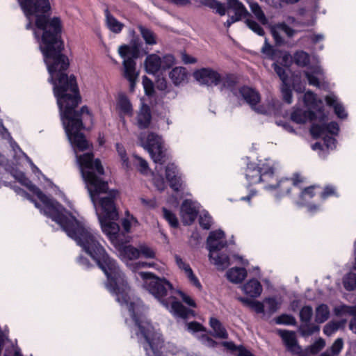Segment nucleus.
Returning <instances> with one entry per match:
<instances>
[{"label":"nucleus","mask_w":356,"mask_h":356,"mask_svg":"<svg viewBox=\"0 0 356 356\" xmlns=\"http://www.w3.org/2000/svg\"><path fill=\"white\" fill-rule=\"evenodd\" d=\"M51 9L44 13H33L25 16L28 19L26 29L32 28L31 17L35 16L37 31H41L40 49L44 56V63L50 75L49 81L54 86V93L57 99L61 119L68 139L71 144L79 151L88 149V143L81 130L83 129V120H91L92 115L86 106L80 111L75 108L81 102V96L74 75L66 73L70 61L63 51L64 42L61 38L63 29L60 17H49Z\"/></svg>","instance_id":"f257e3e1"},{"label":"nucleus","mask_w":356,"mask_h":356,"mask_svg":"<svg viewBox=\"0 0 356 356\" xmlns=\"http://www.w3.org/2000/svg\"><path fill=\"white\" fill-rule=\"evenodd\" d=\"M13 177L44 204V213L58 223L67 235L96 262L106 275L118 273L117 261L111 257L100 243L98 233L72 215L64 213L65 207L54 199L46 195L21 171H15Z\"/></svg>","instance_id":"f03ea898"},{"label":"nucleus","mask_w":356,"mask_h":356,"mask_svg":"<svg viewBox=\"0 0 356 356\" xmlns=\"http://www.w3.org/2000/svg\"><path fill=\"white\" fill-rule=\"evenodd\" d=\"M77 160L102 232L110 238L115 236L120 231L119 225L115 222L118 219L115 203L118 191H108V182L103 178L104 170L101 161L94 159L92 153L83 154Z\"/></svg>","instance_id":"7ed1b4c3"},{"label":"nucleus","mask_w":356,"mask_h":356,"mask_svg":"<svg viewBox=\"0 0 356 356\" xmlns=\"http://www.w3.org/2000/svg\"><path fill=\"white\" fill-rule=\"evenodd\" d=\"M117 267L118 268V273H111V276L106 275L108 280L107 289L116 296L117 302L122 305H124L128 307L130 315L139 330V332H136V335L138 337L140 334L144 339L142 345L146 356H163L161 350L164 341L161 334L155 330L149 323L140 321L137 318L134 311V303L130 301V287L124 273L118 264Z\"/></svg>","instance_id":"20e7f679"},{"label":"nucleus","mask_w":356,"mask_h":356,"mask_svg":"<svg viewBox=\"0 0 356 356\" xmlns=\"http://www.w3.org/2000/svg\"><path fill=\"white\" fill-rule=\"evenodd\" d=\"M140 277L144 281V287L166 308L169 307L170 299L173 298L175 291L172 284L165 278L159 277L150 272H140Z\"/></svg>","instance_id":"39448f33"},{"label":"nucleus","mask_w":356,"mask_h":356,"mask_svg":"<svg viewBox=\"0 0 356 356\" xmlns=\"http://www.w3.org/2000/svg\"><path fill=\"white\" fill-rule=\"evenodd\" d=\"M139 143L150 155L153 161L161 165L166 161V149L162 138L154 132L140 133L138 136Z\"/></svg>","instance_id":"423d86ee"},{"label":"nucleus","mask_w":356,"mask_h":356,"mask_svg":"<svg viewBox=\"0 0 356 356\" xmlns=\"http://www.w3.org/2000/svg\"><path fill=\"white\" fill-rule=\"evenodd\" d=\"M226 3L227 6L218 0H201L203 6L212 9L220 16L226 14L227 8L234 12V16L238 17L241 20L250 15L244 4L239 0H226Z\"/></svg>","instance_id":"0eeeda50"},{"label":"nucleus","mask_w":356,"mask_h":356,"mask_svg":"<svg viewBox=\"0 0 356 356\" xmlns=\"http://www.w3.org/2000/svg\"><path fill=\"white\" fill-rule=\"evenodd\" d=\"M193 76L201 85L207 86H218L220 73L210 67H203L195 70Z\"/></svg>","instance_id":"6e6552de"},{"label":"nucleus","mask_w":356,"mask_h":356,"mask_svg":"<svg viewBox=\"0 0 356 356\" xmlns=\"http://www.w3.org/2000/svg\"><path fill=\"white\" fill-rule=\"evenodd\" d=\"M227 246L225 234L221 229L212 231L207 240V247L209 251V258L213 257V252H218Z\"/></svg>","instance_id":"1a4fd4ad"},{"label":"nucleus","mask_w":356,"mask_h":356,"mask_svg":"<svg viewBox=\"0 0 356 356\" xmlns=\"http://www.w3.org/2000/svg\"><path fill=\"white\" fill-rule=\"evenodd\" d=\"M18 1L24 13L26 15L44 13L51 9L49 0H18Z\"/></svg>","instance_id":"9d476101"},{"label":"nucleus","mask_w":356,"mask_h":356,"mask_svg":"<svg viewBox=\"0 0 356 356\" xmlns=\"http://www.w3.org/2000/svg\"><path fill=\"white\" fill-rule=\"evenodd\" d=\"M180 213L183 223L190 225L195 220L199 213V207L195 202L186 199L181 204Z\"/></svg>","instance_id":"9b49d317"},{"label":"nucleus","mask_w":356,"mask_h":356,"mask_svg":"<svg viewBox=\"0 0 356 356\" xmlns=\"http://www.w3.org/2000/svg\"><path fill=\"white\" fill-rule=\"evenodd\" d=\"M277 333L282 338L286 349L291 353H298L301 350L298 344L296 332L285 330H278Z\"/></svg>","instance_id":"f8f14e48"},{"label":"nucleus","mask_w":356,"mask_h":356,"mask_svg":"<svg viewBox=\"0 0 356 356\" xmlns=\"http://www.w3.org/2000/svg\"><path fill=\"white\" fill-rule=\"evenodd\" d=\"M272 36L274 39L275 43L277 46H281L284 44V40L280 35L281 32L284 33L287 37L292 38L296 31L291 28L286 23H278L273 26L270 29Z\"/></svg>","instance_id":"ddd939ff"},{"label":"nucleus","mask_w":356,"mask_h":356,"mask_svg":"<svg viewBox=\"0 0 356 356\" xmlns=\"http://www.w3.org/2000/svg\"><path fill=\"white\" fill-rule=\"evenodd\" d=\"M339 131V124L336 122H331L328 124H312L310 128V133L313 138H318L324 136L327 132L332 135H337Z\"/></svg>","instance_id":"4468645a"},{"label":"nucleus","mask_w":356,"mask_h":356,"mask_svg":"<svg viewBox=\"0 0 356 356\" xmlns=\"http://www.w3.org/2000/svg\"><path fill=\"white\" fill-rule=\"evenodd\" d=\"M168 309H170V312L172 313L174 316L184 319L195 316L193 310L184 307L181 302L176 300L174 296L172 298L170 299V305Z\"/></svg>","instance_id":"2eb2a0df"},{"label":"nucleus","mask_w":356,"mask_h":356,"mask_svg":"<svg viewBox=\"0 0 356 356\" xmlns=\"http://www.w3.org/2000/svg\"><path fill=\"white\" fill-rule=\"evenodd\" d=\"M136 124L140 129L149 127L152 122V112L150 107L146 104H142L136 115Z\"/></svg>","instance_id":"dca6fc26"},{"label":"nucleus","mask_w":356,"mask_h":356,"mask_svg":"<svg viewBox=\"0 0 356 356\" xmlns=\"http://www.w3.org/2000/svg\"><path fill=\"white\" fill-rule=\"evenodd\" d=\"M124 68V76L129 81L130 88L134 89L136 79L138 74L136 72V63L133 58H125L122 63Z\"/></svg>","instance_id":"f3484780"},{"label":"nucleus","mask_w":356,"mask_h":356,"mask_svg":"<svg viewBox=\"0 0 356 356\" xmlns=\"http://www.w3.org/2000/svg\"><path fill=\"white\" fill-rule=\"evenodd\" d=\"M239 93L251 108L255 110L256 105L260 102V94L255 89L249 86H242L239 88Z\"/></svg>","instance_id":"a211bd4d"},{"label":"nucleus","mask_w":356,"mask_h":356,"mask_svg":"<svg viewBox=\"0 0 356 356\" xmlns=\"http://www.w3.org/2000/svg\"><path fill=\"white\" fill-rule=\"evenodd\" d=\"M316 118L315 112L311 110L302 111V109H296L291 115V119L300 124L305 123L307 120L313 121Z\"/></svg>","instance_id":"6ab92c4d"},{"label":"nucleus","mask_w":356,"mask_h":356,"mask_svg":"<svg viewBox=\"0 0 356 356\" xmlns=\"http://www.w3.org/2000/svg\"><path fill=\"white\" fill-rule=\"evenodd\" d=\"M219 85L220 90H229L232 92L235 90L236 86L238 82V76L232 73H226L225 74H220Z\"/></svg>","instance_id":"aec40b11"},{"label":"nucleus","mask_w":356,"mask_h":356,"mask_svg":"<svg viewBox=\"0 0 356 356\" xmlns=\"http://www.w3.org/2000/svg\"><path fill=\"white\" fill-rule=\"evenodd\" d=\"M116 106L120 115L132 116L133 106L129 99L124 93L122 92L118 95Z\"/></svg>","instance_id":"412c9836"},{"label":"nucleus","mask_w":356,"mask_h":356,"mask_svg":"<svg viewBox=\"0 0 356 356\" xmlns=\"http://www.w3.org/2000/svg\"><path fill=\"white\" fill-rule=\"evenodd\" d=\"M145 67L148 74H155L161 68V58L155 54L148 55L145 60Z\"/></svg>","instance_id":"4be33fe9"},{"label":"nucleus","mask_w":356,"mask_h":356,"mask_svg":"<svg viewBox=\"0 0 356 356\" xmlns=\"http://www.w3.org/2000/svg\"><path fill=\"white\" fill-rule=\"evenodd\" d=\"M245 177L250 184H256L265 181V179L261 178V174L257 165L255 163H249L248 165L245 170Z\"/></svg>","instance_id":"5701e85b"},{"label":"nucleus","mask_w":356,"mask_h":356,"mask_svg":"<svg viewBox=\"0 0 356 356\" xmlns=\"http://www.w3.org/2000/svg\"><path fill=\"white\" fill-rule=\"evenodd\" d=\"M243 291L252 298H257L262 292V286L257 280L252 279L243 286Z\"/></svg>","instance_id":"b1692460"},{"label":"nucleus","mask_w":356,"mask_h":356,"mask_svg":"<svg viewBox=\"0 0 356 356\" xmlns=\"http://www.w3.org/2000/svg\"><path fill=\"white\" fill-rule=\"evenodd\" d=\"M169 76L175 86L187 82L188 73L184 67H175L170 72Z\"/></svg>","instance_id":"393cba45"},{"label":"nucleus","mask_w":356,"mask_h":356,"mask_svg":"<svg viewBox=\"0 0 356 356\" xmlns=\"http://www.w3.org/2000/svg\"><path fill=\"white\" fill-rule=\"evenodd\" d=\"M325 101L327 105L333 107L334 113L339 118L344 119L347 117L348 114L343 106L337 102V98L335 95H327L325 98Z\"/></svg>","instance_id":"a878e982"},{"label":"nucleus","mask_w":356,"mask_h":356,"mask_svg":"<svg viewBox=\"0 0 356 356\" xmlns=\"http://www.w3.org/2000/svg\"><path fill=\"white\" fill-rule=\"evenodd\" d=\"M227 278L232 283H241L247 277V270L243 267H234L227 270Z\"/></svg>","instance_id":"bb28decb"},{"label":"nucleus","mask_w":356,"mask_h":356,"mask_svg":"<svg viewBox=\"0 0 356 356\" xmlns=\"http://www.w3.org/2000/svg\"><path fill=\"white\" fill-rule=\"evenodd\" d=\"M118 54L124 60L125 58H133V60L137 59L139 56L140 51L137 45L129 46L123 44L120 46Z\"/></svg>","instance_id":"cd10ccee"},{"label":"nucleus","mask_w":356,"mask_h":356,"mask_svg":"<svg viewBox=\"0 0 356 356\" xmlns=\"http://www.w3.org/2000/svg\"><path fill=\"white\" fill-rule=\"evenodd\" d=\"M105 14L106 25L110 31L115 33H120L124 27V24L113 17L108 9L105 10Z\"/></svg>","instance_id":"c85d7f7f"},{"label":"nucleus","mask_w":356,"mask_h":356,"mask_svg":"<svg viewBox=\"0 0 356 356\" xmlns=\"http://www.w3.org/2000/svg\"><path fill=\"white\" fill-rule=\"evenodd\" d=\"M209 324L214 331V337L220 339H227L228 333L222 323L216 318H211Z\"/></svg>","instance_id":"c756f323"},{"label":"nucleus","mask_w":356,"mask_h":356,"mask_svg":"<svg viewBox=\"0 0 356 356\" xmlns=\"http://www.w3.org/2000/svg\"><path fill=\"white\" fill-rule=\"evenodd\" d=\"M238 300L245 306L250 307L257 314H262L264 312V304L259 301L244 297H239L238 298Z\"/></svg>","instance_id":"7c9ffc66"},{"label":"nucleus","mask_w":356,"mask_h":356,"mask_svg":"<svg viewBox=\"0 0 356 356\" xmlns=\"http://www.w3.org/2000/svg\"><path fill=\"white\" fill-rule=\"evenodd\" d=\"M330 316V309L327 305L321 304L316 308L315 321L318 323L325 322Z\"/></svg>","instance_id":"2f4dec72"},{"label":"nucleus","mask_w":356,"mask_h":356,"mask_svg":"<svg viewBox=\"0 0 356 356\" xmlns=\"http://www.w3.org/2000/svg\"><path fill=\"white\" fill-rule=\"evenodd\" d=\"M138 29L147 44L154 45L157 43L156 34L152 30L141 25Z\"/></svg>","instance_id":"473e14b6"},{"label":"nucleus","mask_w":356,"mask_h":356,"mask_svg":"<svg viewBox=\"0 0 356 356\" xmlns=\"http://www.w3.org/2000/svg\"><path fill=\"white\" fill-rule=\"evenodd\" d=\"M261 51L266 58L270 60H275L280 53L277 49L275 48L268 42V40L266 38H265L264 44Z\"/></svg>","instance_id":"72a5a7b5"},{"label":"nucleus","mask_w":356,"mask_h":356,"mask_svg":"<svg viewBox=\"0 0 356 356\" xmlns=\"http://www.w3.org/2000/svg\"><path fill=\"white\" fill-rule=\"evenodd\" d=\"M249 6L255 17L262 24H266L268 23V19L259 3L255 1H250Z\"/></svg>","instance_id":"f704fd0d"},{"label":"nucleus","mask_w":356,"mask_h":356,"mask_svg":"<svg viewBox=\"0 0 356 356\" xmlns=\"http://www.w3.org/2000/svg\"><path fill=\"white\" fill-rule=\"evenodd\" d=\"M293 183L290 179L286 178L279 181L275 186H270L272 188H278L281 195H287L289 193Z\"/></svg>","instance_id":"c9c22d12"},{"label":"nucleus","mask_w":356,"mask_h":356,"mask_svg":"<svg viewBox=\"0 0 356 356\" xmlns=\"http://www.w3.org/2000/svg\"><path fill=\"white\" fill-rule=\"evenodd\" d=\"M213 261V264L219 268L224 269L229 265V257L226 254H216L214 256L213 252V257L210 258Z\"/></svg>","instance_id":"e433bc0d"},{"label":"nucleus","mask_w":356,"mask_h":356,"mask_svg":"<svg viewBox=\"0 0 356 356\" xmlns=\"http://www.w3.org/2000/svg\"><path fill=\"white\" fill-rule=\"evenodd\" d=\"M294 62L300 67H306L310 63L309 55L303 51H296L294 54Z\"/></svg>","instance_id":"4c0bfd02"},{"label":"nucleus","mask_w":356,"mask_h":356,"mask_svg":"<svg viewBox=\"0 0 356 356\" xmlns=\"http://www.w3.org/2000/svg\"><path fill=\"white\" fill-rule=\"evenodd\" d=\"M122 253L124 257L129 260L136 259L140 257V250L131 245L123 248Z\"/></svg>","instance_id":"58836bf2"},{"label":"nucleus","mask_w":356,"mask_h":356,"mask_svg":"<svg viewBox=\"0 0 356 356\" xmlns=\"http://www.w3.org/2000/svg\"><path fill=\"white\" fill-rule=\"evenodd\" d=\"M312 316L313 309L311 306L306 305L301 308L299 316L302 324H307L310 323Z\"/></svg>","instance_id":"ea45409f"},{"label":"nucleus","mask_w":356,"mask_h":356,"mask_svg":"<svg viewBox=\"0 0 356 356\" xmlns=\"http://www.w3.org/2000/svg\"><path fill=\"white\" fill-rule=\"evenodd\" d=\"M163 218L168 222L172 227L177 228L179 225L178 219L176 215L166 208H163Z\"/></svg>","instance_id":"a19ab883"},{"label":"nucleus","mask_w":356,"mask_h":356,"mask_svg":"<svg viewBox=\"0 0 356 356\" xmlns=\"http://www.w3.org/2000/svg\"><path fill=\"white\" fill-rule=\"evenodd\" d=\"M275 323L278 325H295L296 324V318L289 314H282L275 318Z\"/></svg>","instance_id":"79ce46f5"},{"label":"nucleus","mask_w":356,"mask_h":356,"mask_svg":"<svg viewBox=\"0 0 356 356\" xmlns=\"http://www.w3.org/2000/svg\"><path fill=\"white\" fill-rule=\"evenodd\" d=\"M325 342L323 339L319 338L313 344L307 348L311 355L318 354L325 346Z\"/></svg>","instance_id":"37998d69"},{"label":"nucleus","mask_w":356,"mask_h":356,"mask_svg":"<svg viewBox=\"0 0 356 356\" xmlns=\"http://www.w3.org/2000/svg\"><path fill=\"white\" fill-rule=\"evenodd\" d=\"M281 92L283 100L289 104H291L293 100L292 90L287 83H282Z\"/></svg>","instance_id":"c03bdc74"},{"label":"nucleus","mask_w":356,"mask_h":356,"mask_svg":"<svg viewBox=\"0 0 356 356\" xmlns=\"http://www.w3.org/2000/svg\"><path fill=\"white\" fill-rule=\"evenodd\" d=\"M170 188L175 192L182 189L183 181L181 174L168 179Z\"/></svg>","instance_id":"a18cd8bd"},{"label":"nucleus","mask_w":356,"mask_h":356,"mask_svg":"<svg viewBox=\"0 0 356 356\" xmlns=\"http://www.w3.org/2000/svg\"><path fill=\"white\" fill-rule=\"evenodd\" d=\"M300 330L303 336H310L315 332H318L320 327L316 325H312L309 323L307 324H302Z\"/></svg>","instance_id":"49530a36"},{"label":"nucleus","mask_w":356,"mask_h":356,"mask_svg":"<svg viewBox=\"0 0 356 356\" xmlns=\"http://www.w3.org/2000/svg\"><path fill=\"white\" fill-rule=\"evenodd\" d=\"M338 196L336 187L332 185H327L324 187L323 191L320 194L322 200H325L330 197Z\"/></svg>","instance_id":"de8ad7c7"},{"label":"nucleus","mask_w":356,"mask_h":356,"mask_svg":"<svg viewBox=\"0 0 356 356\" xmlns=\"http://www.w3.org/2000/svg\"><path fill=\"white\" fill-rule=\"evenodd\" d=\"M258 168L261 174V178L266 181L267 177H271L274 174V169L272 166H270L268 164L262 163L257 165Z\"/></svg>","instance_id":"09e8293b"},{"label":"nucleus","mask_w":356,"mask_h":356,"mask_svg":"<svg viewBox=\"0 0 356 356\" xmlns=\"http://www.w3.org/2000/svg\"><path fill=\"white\" fill-rule=\"evenodd\" d=\"M245 24L248 27L259 35H264L265 32L263 28L255 21L246 19Z\"/></svg>","instance_id":"8fccbe9b"},{"label":"nucleus","mask_w":356,"mask_h":356,"mask_svg":"<svg viewBox=\"0 0 356 356\" xmlns=\"http://www.w3.org/2000/svg\"><path fill=\"white\" fill-rule=\"evenodd\" d=\"M318 187L317 186H310L309 187L305 188L300 195V198L302 201H306L307 200H310L313 198L315 195L314 189Z\"/></svg>","instance_id":"3c124183"},{"label":"nucleus","mask_w":356,"mask_h":356,"mask_svg":"<svg viewBox=\"0 0 356 356\" xmlns=\"http://www.w3.org/2000/svg\"><path fill=\"white\" fill-rule=\"evenodd\" d=\"M343 285L348 291L354 290L356 288V274H350L345 277Z\"/></svg>","instance_id":"603ef678"},{"label":"nucleus","mask_w":356,"mask_h":356,"mask_svg":"<svg viewBox=\"0 0 356 356\" xmlns=\"http://www.w3.org/2000/svg\"><path fill=\"white\" fill-rule=\"evenodd\" d=\"M266 305L268 312L273 314L279 309V303L275 298H266L264 299Z\"/></svg>","instance_id":"864d4df0"},{"label":"nucleus","mask_w":356,"mask_h":356,"mask_svg":"<svg viewBox=\"0 0 356 356\" xmlns=\"http://www.w3.org/2000/svg\"><path fill=\"white\" fill-rule=\"evenodd\" d=\"M273 67L275 72V73L278 75L280 79L282 81V83H287L288 80V74L286 72V70L282 67L277 65L276 63H274L273 64Z\"/></svg>","instance_id":"5fc2aeb1"},{"label":"nucleus","mask_w":356,"mask_h":356,"mask_svg":"<svg viewBox=\"0 0 356 356\" xmlns=\"http://www.w3.org/2000/svg\"><path fill=\"white\" fill-rule=\"evenodd\" d=\"M116 150L121 158L122 165L127 168L129 167V158L127 155V152L124 146L120 143H117Z\"/></svg>","instance_id":"6e6d98bb"},{"label":"nucleus","mask_w":356,"mask_h":356,"mask_svg":"<svg viewBox=\"0 0 356 356\" xmlns=\"http://www.w3.org/2000/svg\"><path fill=\"white\" fill-rule=\"evenodd\" d=\"M199 223L202 229H209L212 223L211 217L208 213H204L200 216Z\"/></svg>","instance_id":"4d7b16f0"},{"label":"nucleus","mask_w":356,"mask_h":356,"mask_svg":"<svg viewBox=\"0 0 356 356\" xmlns=\"http://www.w3.org/2000/svg\"><path fill=\"white\" fill-rule=\"evenodd\" d=\"M180 174L177 166L175 163H169L165 167V177L167 180Z\"/></svg>","instance_id":"13d9d810"},{"label":"nucleus","mask_w":356,"mask_h":356,"mask_svg":"<svg viewBox=\"0 0 356 356\" xmlns=\"http://www.w3.org/2000/svg\"><path fill=\"white\" fill-rule=\"evenodd\" d=\"M138 249L140 250V256L142 255L147 259H153L155 257V252L149 246L140 245Z\"/></svg>","instance_id":"bf43d9fd"},{"label":"nucleus","mask_w":356,"mask_h":356,"mask_svg":"<svg viewBox=\"0 0 356 356\" xmlns=\"http://www.w3.org/2000/svg\"><path fill=\"white\" fill-rule=\"evenodd\" d=\"M175 293H177L181 298L183 302L191 307L195 308L197 307L195 300L180 290H175Z\"/></svg>","instance_id":"052dcab7"},{"label":"nucleus","mask_w":356,"mask_h":356,"mask_svg":"<svg viewBox=\"0 0 356 356\" xmlns=\"http://www.w3.org/2000/svg\"><path fill=\"white\" fill-rule=\"evenodd\" d=\"M143 84L145 94L148 96L152 95V94L154 92L152 81L146 76H144L143 79Z\"/></svg>","instance_id":"680f3d73"},{"label":"nucleus","mask_w":356,"mask_h":356,"mask_svg":"<svg viewBox=\"0 0 356 356\" xmlns=\"http://www.w3.org/2000/svg\"><path fill=\"white\" fill-rule=\"evenodd\" d=\"M175 63V57L172 54H166L161 58V66L164 70L172 67Z\"/></svg>","instance_id":"e2e57ef3"},{"label":"nucleus","mask_w":356,"mask_h":356,"mask_svg":"<svg viewBox=\"0 0 356 356\" xmlns=\"http://www.w3.org/2000/svg\"><path fill=\"white\" fill-rule=\"evenodd\" d=\"M186 276L188 279L189 282L195 286L196 288L201 289H202V284H200L198 278L196 277V275L194 274L193 270H191L188 269V272L185 273Z\"/></svg>","instance_id":"0e129e2a"},{"label":"nucleus","mask_w":356,"mask_h":356,"mask_svg":"<svg viewBox=\"0 0 356 356\" xmlns=\"http://www.w3.org/2000/svg\"><path fill=\"white\" fill-rule=\"evenodd\" d=\"M343 347V341L341 338L337 339L331 346V352L333 355H337L340 353Z\"/></svg>","instance_id":"69168bd1"},{"label":"nucleus","mask_w":356,"mask_h":356,"mask_svg":"<svg viewBox=\"0 0 356 356\" xmlns=\"http://www.w3.org/2000/svg\"><path fill=\"white\" fill-rule=\"evenodd\" d=\"M175 259L176 264L177 265L179 268L184 271L185 273L188 272V269L190 270L192 269L190 265L188 263L184 261L183 259L180 257V256L175 254Z\"/></svg>","instance_id":"338daca9"},{"label":"nucleus","mask_w":356,"mask_h":356,"mask_svg":"<svg viewBox=\"0 0 356 356\" xmlns=\"http://www.w3.org/2000/svg\"><path fill=\"white\" fill-rule=\"evenodd\" d=\"M339 329V325L335 323H329L323 327V333L327 336H331Z\"/></svg>","instance_id":"774afa93"}]
</instances>
